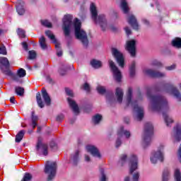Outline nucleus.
<instances>
[{
  "label": "nucleus",
  "instance_id": "nucleus-1",
  "mask_svg": "<svg viewBox=\"0 0 181 181\" xmlns=\"http://www.w3.org/2000/svg\"><path fill=\"white\" fill-rule=\"evenodd\" d=\"M147 95L151 100L153 111H163V117L167 124V127H170V124H173V119L169 118V116L165 113V111H168V110H169L168 100L161 95H151V90H147Z\"/></svg>",
  "mask_w": 181,
  "mask_h": 181
},
{
  "label": "nucleus",
  "instance_id": "nucleus-2",
  "mask_svg": "<svg viewBox=\"0 0 181 181\" xmlns=\"http://www.w3.org/2000/svg\"><path fill=\"white\" fill-rule=\"evenodd\" d=\"M74 26L75 29V36L76 39L81 40L83 46H88V38H87V33H86L85 31L81 29V23L78 18L75 19Z\"/></svg>",
  "mask_w": 181,
  "mask_h": 181
},
{
  "label": "nucleus",
  "instance_id": "nucleus-3",
  "mask_svg": "<svg viewBox=\"0 0 181 181\" xmlns=\"http://www.w3.org/2000/svg\"><path fill=\"white\" fill-rule=\"evenodd\" d=\"M90 13L92 16V19L94 21L95 23H98L100 25L102 30H105V28H107V21L105 20V16L102 14L98 16L97 7H95V4H94V3H92L90 5Z\"/></svg>",
  "mask_w": 181,
  "mask_h": 181
},
{
  "label": "nucleus",
  "instance_id": "nucleus-4",
  "mask_svg": "<svg viewBox=\"0 0 181 181\" xmlns=\"http://www.w3.org/2000/svg\"><path fill=\"white\" fill-rule=\"evenodd\" d=\"M153 135V126L152 124L147 122L144 125V133L143 137V145L146 148L152 141V136Z\"/></svg>",
  "mask_w": 181,
  "mask_h": 181
},
{
  "label": "nucleus",
  "instance_id": "nucleus-5",
  "mask_svg": "<svg viewBox=\"0 0 181 181\" xmlns=\"http://www.w3.org/2000/svg\"><path fill=\"white\" fill-rule=\"evenodd\" d=\"M57 169V164L56 162L47 161L44 170L45 173H49L48 180H52L56 176V170Z\"/></svg>",
  "mask_w": 181,
  "mask_h": 181
},
{
  "label": "nucleus",
  "instance_id": "nucleus-6",
  "mask_svg": "<svg viewBox=\"0 0 181 181\" xmlns=\"http://www.w3.org/2000/svg\"><path fill=\"white\" fill-rule=\"evenodd\" d=\"M73 16L71 15H65L63 19L64 33L65 36L70 35V29H71V25H73Z\"/></svg>",
  "mask_w": 181,
  "mask_h": 181
},
{
  "label": "nucleus",
  "instance_id": "nucleus-7",
  "mask_svg": "<svg viewBox=\"0 0 181 181\" xmlns=\"http://www.w3.org/2000/svg\"><path fill=\"white\" fill-rule=\"evenodd\" d=\"M45 35L52 40V43L55 45V49H57V56L58 57H61V56L63 55V52L60 49V43L57 42V40H56V37L54 35H53V33L50 30H47L45 32Z\"/></svg>",
  "mask_w": 181,
  "mask_h": 181
},
{
  "label": "nucleus",
  "instance_id": "nucleus-8",
  "mask_svg": "<svg viewBox=\"0 0 181 181\" xmlns=\"http://www.w3.org/2000/svg\"><path fill=\"white\" fill-rule=\"evenodd\" d=\"M112 54L115 59H116L119 66L123 68L124 66V54L116 48H112Z\"/></svg>",
  "mask_w": 181,
  "mask_h": 181
},
{
  "label": "nucleus",
  "instance_id": "nucleus-9",
  "mask_svg": "<svg viewBox=\"0 0 181 181\" xmlns=\"http://www.w3.org/2000/svg\"><path fill=\"white\" fill-rule=\"evenodd\" d=\"M109 65L113 73V76L116 81H117V83H120L121 78H122V75L121 74V71H119V69H118V67L115 66V64L114 63V62L110 60Z\"/></svg>",
  "mask_w": 181,
  "mask_h": 181
},
{
  "label": "nucleus",
  "instance_id": "nucleus-10",
  "mask_svg": "<svg viewBox=\"0 0 181 181\" xmlns=\"http://www.w3.org/2000/svg\"><path fill=\"white\" fill-rule=\"evenodd\" d=\"M126 50L129 52L132 57H135L136 55V42L135 40H131L127 42Z\"/></svg>",
  "mask_w": 181,
  "mask_h": 181
},
{
  "label": "nucleus",
  "instance_id": "nucleus-11",
  "mask_svg": "<svg viewBox=\"0 0 181 181\" xmlns=\"http://www.w3.org/2000/svg\"><path fill=\"white\" fill-rule=\"evenodd\" d=\"M162 151H163V146H160L158 151L153 153V156L151 158L152 163H156L158 159L160 162H163V153H162Z\"/></svg>",
  "mask_w": 181,
  "mask_h": 181
},
{
  "label": "nucleus",
  "instance_id": "nucleus-12",
  "mask_svg": "<svg viewBox=\"0 0 181 181\" xmlns=\"http://www.w3.org/2000/svg\"><path fill=\"white\" fill-rule=\"evenodd\" d=\"M42 138L39 137L37 140V146H36V149L37 151H39L41 146L42 149L43 155H45V156H47V155H48L49 153L47 151L49 149V146H47V144H42Z\"/></svg>",
  "mask_w": 181,
  "mask_h": 181
},
{
  "label": "nucleus",
  "instance_id": "nucleus-13",
  "mask_svg": "<svg viewBox=\"0 0 181 181\" xmlns=\"http://www.w3.org/2000/svg\"><path fill=\"white\" fill-rule=\"evenodd\" d=\"M138 169V158L136 156L133 155L130 158V174L132 175Z\"/></svg>",
  "mask_w": 181,
  "mask_h": 181
},
{
  "label": "nucleus",
  "instance_id": "nucleus-14",
  "mask_svg": "<svg viewBox=\"0 0 181 181\" xmlns=\"http://www.w3.org/2000/svg\"><path fill=\"white\" fill-rule=\"evenodd\" d=\"M127 22L135 30H138L139 29V25L138 24V21H136L135 16L131 15L129 17Z\"/></svg>",
  "mask_w": 181,
  "mask_h": 181
},
{
  "label": "nucleus",
  "instance_id": "nucleus-15",
  "mask_svg": "<svg viewBox=\"0 0 181 181\" xmlns=\"http://www.w3.org/2000/svg\"><path fill=\"white\" fill-rule=\"evenodd\" d=\"M86 151H88V152H90V153L93 155V156H95L96 158H101V154H100L98 148H97L94 146H87Z\"/></svg>",
  "mask_w": 181,
  "mask_h": 181
},
{
  "label": "nucleus",
  "instance_id": "nucleus-16",
  "mask_svg": "<svg viewBox=\"0 0 181 181\" xmlns=\"http://www.w3.org/2000/svg\"><path fill=\"white\" fill-rule=\"evenodd\" d=\"M144 73L150 77H165V74H162L159 71H155L152 69H146L144 71Z\"/></svg>",
  "mask_w": 181,
  "mask_h": 181
},
{
  "label": "nucleus",
  "instance_id": "nucleus-17",
  "mask_svg": "<svg viewBox=\"0 0 181 181\" xmlns=\"http://www.w3.org/2000/svg\"><path fill=\"white\" fill-rule=\"evenodd\" d=\"M135 112L138 113L137 119L138 121H141L144 118V107L138 106V105H134Z\"/></svg>",
  "mask_w": 181,
  "mask_h": 181
},
{
  "label": "nucleus",
  "instance_id": "nucleus-18",
  "mask_svg": "<svg viewBox=\"0 0 181 181\" xmlns=\"http://www.w3.org/2000/svg\"><path fill=\"white\" fill-rule=\"evenodd\" d=\"M25 3L23 1L18 0L16 3V9L18 15H23L25 13V8H23V4Z\"/></svg>",
  "mask_w": 181,
  "mask_h": 181
},
{
  "label": "nucleus",
  "instance_id": "nucleus-19",
  "mask_svg": "<svg viewBox=\"0 0 181 181\" xmlns=\"http://www.w3.org/2000/svg\"><path fill=\"white\" fill-rule=\"evenodd\" d=\"M42 98L47 105H49L51 103L50 96L45 88L42 89Z\"/></svg>",
  "mask_w": 181,
  "mask_h": 181
},
{
  "label": "nucleus",
  "instance_id": "nucleus-20",
  "mask_svg": "<svg viewBox=\"0 0 181 181\" xmlns=\"http://www.w3.org/2000/svg\"><path fill=\"white\" fill-rule=\"evenodd\" d=\"M68 103L75 114H78V112H80L78 110V105H77V103H76L74 100H71V99L68 98Z\"/></svg>",
  "mask_w": 181,
  "mask_h": 181
},
{
  "label": "nucleus",
  "instance_id": "nucleus-21",
  "mask_svg": "<svg viewBox=\"0 0 181 181\" xmlns=\"http://www.w3.org/2000/svg\"><path fill=\"white\" fill-rule=\"evenodd\" d=\"M115 95L117 98V102L121 104L122 103V98L124 97V92L122 91V89L119 88H116Z\"/></svg>",
  "mask_w": 181,
  "mask_h": 181
},
{
  "label": "nucleus",
  "instance_id": "nucleus-22",
  "mask_svg": "<svg viewBox=\"0 0 181 181\" xmlns=\"http://www.w3.org/2000/svg\"><path fill=\"white\" fill-rule=\"evenodd\" d=\"M174 131L175 132V139L179 142L181 139V125L177 124L174 128Z\"/></svg>",
  "mask_w": 181,
  "mask_h": 181
},
{
  "label": "nucleus",
  "instance_id": "nucleus-23",
  "mask_svg": "<svg viewBox=\"0 0 181 181\" xmlns=\"http://www.w3.org/2000/svg\"><path fill=\"white\" fill-rule=\"evenodd\" d=\"M120 6L124 13H128L129 12V6H128L127 0H121Z\"/></svg>",
  "mask_w": 181,
  "mask_h": 181
},
{
  "label": "nucleus",
  "instance_id": "nucleus-24",
  "mask_svg": "<svg viewBox=\"0 0 181 181\" xmlns=\"http://www.w3.org/2000/svg\"><path fill=\"white\" fill-rule=\"evenodd\" d=\"M169 88L170 89L171 93L174 94L175 97L177 98L178 101H181L180 92H179L176 88L173 87V86H170Z\"/></svg>",
  "mask_w": 181,
  "mask_h": 181
},
{
  "label": "nucleus",
  "instance_id": "nucleus-25",
  "mask_svg": "<svg viewBox=\"0 0 181 181\" xmlns=\"http://www.w3.org/2000/svg\"><path fill=\"white\" fill-rule=\"evenodd\" d=\"M0 64L6 67V69H9L10 67L9 60L5 57H0Z\"/></svg>",
  "mask_w": 181,
  "mask_h": 181
},
{
  "label": "nucleus",
  "instance_id": "nucleus-26",
  "mask_svg": "<svg viewBox=\"0 0 181 181\" xmlns=\"http://www.w3.org/2000/svg\"><path fill=\"white\" fill-rule=\"evenodd\" d=\"M36 100L38 104V107H40V108H43L45 107V103H43V100H42V95L39 92L36 94Z\"/></svg>",
  "mask_w": 181,
  "mask_h": 181
},
{
  "label": "nucleus",
  "instance_id": "nucleus-27",
  "mask_svg": "<svg viewBox=\"0 0 181 181\" xmlns=\"http://www.w3.org/2000/svg\"><path fill=\"white\" fill-rule=\"evenodd\" d=\"M23 136H25V130H21L16 136V142H21L23 139Z\"/></svg>",
  "mask_w": 181,
  "mask_h": 181
},
{
  "label": "nucleus",
  "instance_id": "nucleus-28",
  "mask_svg": "<svg viewBox=\"0 0 181 181\" xmlns=\"http://www.w3.org/2000/svg\"><path fill=\"white\" fill-rule=\"evenodd\" d=\"M172 45L174 47H177V49H181V38L176 37L172 41Z\"/></svg>",
  "mask_w": 181,
  "mask_h": 181
},
{
  "label": "nucleus",
  "instance_id": "nucleus-29",
  "mask_svg": "<svg viewBox=\"0 0 181 181\" xmlns=\"http://www.w3.org/2000/svg\"><path fill=\"white\" fill-rule=\"evenodd\" d=\"M122 134H124V135H125L126 138H129V136H131V132H129L128 131H124V127L120 128L119 131L117 132V135L119 136H122Z\"/></svg>",
  "mask_w": 181,
  "mask_h": 181
},
{
  "label": "nucleus",
  "instance_id": "nucleus-30",
  "mask_svg": "<svg viewBox=\"0 0 181 181\" xmlns=\"http://www.w3.org/2000/svg\"><path fill=\"white\" fill-rule=\"evenodd\" d=\"M39 43L43 50H46V49H47V45H46V38H45L44 36H42L40 38Z\"/></svg>",
  "mask_w": 181,
  "mask_h": 181
},
{
  "label": "nucleus",
  "instance_id": "nucleus-31",
  "mask_svg": "<svg viewBox=\"0 0 181 181\" xmlns=\"http://www.w3.org/2000/svg\"><path fill=\"white\" fill-rule=\"evenodd\" d=\"M90 64L94 67V69H100V67L102 66L101 62L96 59H93L90 61Z\"/></svg>",
  "mask_w": 181,
  "mask_h": 181
},
{
  "label": "nucleus",
  "instance_id": "nucleus-32",
  "mask_svg": "<svg viewBox=\"0 0 181 181\" xmlns=\"http://www.w3.org/2000/svg\"><path fill=\"white\" fill-rule=\"evenodd\" d=\"M15 91L16 93L17 94V95H23V94H25V88H22V87H19V86H16L15 88Z\"/></svg>",
  "mask_w": 181,
  "mask_h": 181
},
{
  "label": "nucleus",
  "instance_id": "nucleus-33",
  "mask_svg": "<svg viewBox=\"0 0 181 181\" xmlns=\"http://www.w3.org/2000/svg\"><path fill=\"white\" fill-rule=\"evenodd\" d=\"M132 98V88H129L127 91V105H129V104H131Z\"/></svg>",
  "mask_w": 181,
  "mask_h": 181
},
{
  "label": "nucleus",
  "instance_id": "nucleus-34",
  "mask_svg": "<svg viewBox=\"0 0 181 181\" xmlns=\"http://www.w3.org/2000/svg\"><path fill=\"white\" fill-rule=\"evenodd\" d=\"M174 177L175 181H181V173L179 169L175 170Z\"/></svg>",
  "mask_w": 181,
  "mask_h": 181
},
{
  "label": "nucleus",
  "instance_id": "nucleus-35",
  "mask_svg": "<svg viewBox=\"0 0 181 181\" xmlns=\"http://www.w3.org/2000/svg\"><path fill=\"white\" fill-rule=\"evenodd\" d=\"M101 119H103V116H101V115L97 114L93 117V121L95 124H100Z\"/></svg>",
  "mask_w": 181,
  "mask_h": 181
},
{
  "label": "nucleus",
  "instance_id": "nucleus-36",
  "mask_svg": "<svg viewBox=\"0 0 181 181\" xmlns=\"http://www.w3.org/2000/svg\"><path fill=\"white\" fill-rule=\"evenodd\" d=\"M17 75L18 77L22 78L25 77V76H26V71L25 69L21 68L17 71Z\"/></svg>",
  "mask_w": 181,
  "mask_h": 181
},
{
  "label": "nucleus",
  "instance_id": "nucleus-37",
  "mask_svg": "<svg viewBox=\"0 0 181 181\" xmlns=\"http://www.w3.org/2000/svg\"><path fill=\"white\" fill-rule=\"evenodd\" d=\"M130 77H134L135 76V62H133L129 68Z\"/></svg>",
  "mask_w": 181,
  "mask_h": 181
},
{
  "label": "nucleus",
  "instance_id": "nucleus-38",
  "mask_svg": "<svg viewBox=\"0 0 181 181\" xmlns=\"http://www.w3.org/2000/svg\"><path fill=\"white\" fill-rule=\"evenodd\" d=\"M37 121H38L37 116H35L33 115H32V125H33V129H35V128H36V127L37 126Z\"/></svg>",
  "mask_w": 181,
  "mask_h": 181
},
{
  "label": "nucleus",
  "instance_id": "nucleus-39",
  "mask_svg": "<svg viewBox=\"0 0 181 181\" xmlns=\"http://www.w3.org/2000/svg\"><path fill=\"white\" fill-rule=\"evenodd\" d=\"M32 177H33L32 175L29 173H27L25 174L23 179L21 180V181H31Z\"/></svg>",
  "mask_w": 181,
  "mask_h": 181
},
{
  "label": "nucleus",
  "instance_id": "nucleus-40",
  "mask_svg": "<svg viewBox=\"0 0 181 181\" xmlns=\"http://www.w3.org/2000/svg\"><path fill=\"white\" fill-rule=\"evenodd\" d=\"M169 177V170H164L163 173V181H168Z\"/></svg>",
  "mask_w": 181,
  "mask_h": 181
},
{
  "label": "nucleus",
  "instance_id": "nucleus-41",
  "mask_svg": "<svg viewBox=\"0 0 181 181\" xmlns=\"http://www.w3.org/2000/svg\"><path fill=\"white\" fill-rule=\"evenodd\" d=\"M41 23L43 26L46 28H52V23L49 22L47 20H42L41 21Z\"/></svg>",
  "mask_w": 181,
  "mask_h": 181
},
{
  "label": "nucleus",
  "instance_id": "nucleus-42",
  "mask_svg": "<svg viewBox=\"0 0 181 181\" xmlns=\"http://www.w3.org/2000/svg\"><path fill=\"white\" fill-rule=\"evenodd\" d=\"M28 54H29L28 59H36V52H35V50L29 51Z\"/></svg>",
  "mask_w": 181,
  "mask_h": 181
},
{
  "label": "nucleus",
  "instance_id": "nucleus-43",
  "mask_svg": "<svg viewBox=\"0 0 181 181\" xmlns=\"http://www.w3.org/2000/svg\"><path fill=\"white\" fill-rule=\"evenodd\" d=\"M97 91L99 94H105V88L104 86H98L97 88Z\"/></svg>",
  "mask_w": 181,
  "mask_h": 181
},
{
  "label": "nucleus",
  "instance_id": "nucleus-44",
  "mask_svg": "<svg viewBox=\"0 0 181 181\" xmlns=\"http://www.w3.org/2000/svg\"><path fill=\"white\" fill-rule=\"evenodd\" d=\"M127 154H123L120 156V160H119V163L122 164V165H124V163H125L126 160H127Z\"/></svg>",
  "mask_w": 181,
  "mask_h": 181
},
{
  "label": "nucleus",
  "instance_id": "nucleus-45",
  "mask_svg": "<svg viewBox=\"0 0 181 181\" xmlns=\"http://www.w3.org/2000/svg\"><path fill=\"white\" fill-rule=\"evenodd\" d=\"M17 32H18V35L20 37H22V38L25 37V30H23L21 28H18Z\"/></svg>",
  "mask_w": 181,
  "mask_h": 181
},
{
  "label": "nucleus",
  "instance_id": "nucleus-46",
  "mask_svg": "<svg viewBox=\"0 0 181 181\" xmlns=\"http://www.w3.org/2000/svg\"><path fill=\"white\" fill-rule=\"evenodd\" d=\"M100 174L102 175V177H100V181H106L107 177L105 176V174H104V169H100Z\"/></svg>",
  "mask_w": 181,
  "mask_h": 181
},
{
  "label": "nucleus",
  "instance_id": "nucleus-47",
  "mask_svg": "<svg viewBox=\"0 0 181 181\" xmlns=\"http://www.w3.org/2000/svg\"><path fill=\"white\" fill-rule=\"evenodd\" d=\"M0 54H4V56H6V54H8V52H6V48L5 47H0Z\"/></svg>",
  "mask_w": 181,
  "mask_h": 181
},
{
  "label": "nucleus",
  "instance_id": "nucleus-48",
  "mask_svg": "<svg viewBox=\"0 0 181 181\" xmlns=\"http://www.w3.org/2000/svg\"><path fill=\"white\" fill-rule=\"evenodd\" d=\"M82 88L85 90V91H86L87 93H90V85H88V83H84L82 86Z\"/></svg>",
  "mask_w": 181,
  "mask_h": 181
},
{
  "label": "nucleus",
  "instance_id": "nucleus-49",
  "mask_svg": "<svg viewBox=\"0 0 181 181\" xmlns=\"http://www.w3.org/2000/svg\"><path fill=\"white\" fill-rule=\"evenodd\" d=\"M65 91L67 95H69V97H73V90H70L69 88H66Z\"/></svg>",
  "mask_w": 181,
  "mask_h": 181
},
{
  "label": "nucleus",
  "instance_id": "nucleus-50",
  "mask_svg": "<svg viewBox=\"0 0 181 181\" xmlns=\"http://www.w3.org/2000/svg\"><path fill=\"white\" fill-rule=\"evenodd\" d=\"M13 80L14 81H16L17 83H21L22 80L21 79V77H19L17 74L13 76Z\"/></svg>",
  "mask_w": 181,
  "mask_h": 181
},
{
  "label": "nucleus",
  "instance_id": "nucleus-51",
  "mask_svg": "<svg viewBox=\"0 0 181 181\" xmlns=\"http://www.w3.org/2000/svg\"><path fill=\"white\" fill-rule=\"evenodd\" d=\"M64 119V115L62 114L57 117V121H58L59 122H60V121H63Z\"/></svg>",
  "mask_w": 181,
  "mask_h": 181
},
{
  "label": "nucleus",
  "instance_id": "nucleus-52",
  "mask_svg": "<svg viewBox=\"0 0 181 181\" xmlns=\"http://www.w3.org/2000/svg\"><path fill=\"white\" fill-rule=\"evenodd\" d=\"M22 46H23V48L24 49V50H25L26 52H28V43L26 42H22L21 43Z\"/></svg>",
  "mask_w": 181,
  "mask_h": 181
},
{
  "label": "nucleus",
  "instance_id": "nucleus-53",
  "mask_svg": "<svg viewBox=\"0 0 181 181\" xmlns=\"http://www.w3.org/2000/svg\"><path fill=\"white\" fill-rule=\"evenodd\" d=\"M166 70H175V69H176V64H173L170 66H167L166 68Z\"/></svg>",
  "mask_w": 181,
  "mask_h": 181
},
{
  "label": "nucleus",
  "instance_id": "nucleus-54",
  "mask_svg": "<svg viewBox=\"0 0 181 181\" xmlns=\"http://www.w3.org/2000/svg\"><path fill=\"white\" fill-rule=\"evenodd\" d=\"M78 153H79V152L76 151L75 155L74 156L73 160L74 162H76V160L78 159Z\"/></svg>",
  "mask_w": 181,
  "mask_h": 181
},
{
  "label": "nucleus",
  "instance_id": "nucleus-55",
  "mask_svg": "<svg viewBox=\"0 0 181 181\" xmlns=\"http://www.w3.org/2000/svg\"><path fill=\"white\" fill-rule=\"evenodd\" d=\"M139 179V173H136L133 176V180L134 181H138Z\"/></svg>",
  "mask_w": 181,
  "mask_h": 181
},
{
  "label": "nucleus",
  "instance_id": "nucleus-56",
  "mask_svg": "<svg viewBox=\"0 0 181 181\" xmlns=\"http://www.w3.org/2000/svg\"><path fill=\"white\" fill-rule=\"evenodd\" d=\"M124 30H125L127 35H131L132 32H131V29H129V28H128V27L124 28Z\"/></svg>",
  "mask_w": 181,
  "mask_h": 181
},
{
  "label": "nucleus",
  "instance_id": "nucleus-57",
  "mask_svg": "<svg viewBox=\"0 0 181 181\" xmlns=\"http://www.w3.org/2000/svg\"><path fill=\"white\" fill-rule=\"evenodd\" d=\"M121 146V140L119 139H117L116 141V148H118Z\"/></svg>",
  "mask_w": 181,
  "mask_h": 181
},
{
  "label": "nucleus",
  "instance_id": "nucleus-58",
  "mask_svg": "<svg viewBox=\"0 0 181 181\" xmlns=\"http://www.w3.org/2000/svg\"><path fill=\"white\" fill-rule=\"evenodd\" d=\"M153 64V66H162V63H160V62H159L158 61H154Z\"/></svg>",
  "mask_w": 181,
  "mask_h": 181
},
{
  "label": "nucleus",
  "instance_id": "nucleus-59",
  "mask_svg": "<svg viewBox=\"0 0 181 181\" xmlns=\"http://www.w3.org/2000/svg\"><path fill=\"white\" fill-rule=\"evenodd\" d=\"M10 102L11 103V104H15V97H11L10 98Z\"/></svg>",
  "mask_w": 181,
  "mask_h": 181
},
{
  "label": "nucleus",
  "instance_id": "nucleus-60",
  "mask_svg": "<svg viewBox=\"0 0 181 181\" xmlns=\"http://www.w3.org/2000/svg\"><path fill=\"white\" fill-rule=\"evenodd\" d=\"M59 74H61V76H64V74H66V71H63L61 69L59 71Z\"/></svg>",
  "mask_w": 181,
  "mask_h": 181
},
{
  "label": "nucleus",
  "instance_id": "nucleus-61",
  "mask_svg": "<svg viewBox=\"0 0 181 181\" xmlns=\"http://www.w3.org/2000/svg\"><path fill=\"white\" fill-rule=\"evenodd\" d=\"M85 160L86 162H90V156L86 155L85 156Z\"/></svg>",
  "mask_w": 181,
  "mask_h": 181
},
{
  "label": "nucleus",
  "instance_id": "nucleus-62",
  "mask_svg": "<svg viewBox=\"0 0 181 181\" xmlns=\"http://www.w3.org/2000/svg\"><path fill=\"white\" fill-rule=\"evenodd\" d=\"M3 73H4V74H11V71L10 70H7V71H3Z\"/></svg>",
  "mask_w": 181,
  "mask_h": 181
},
{
  "label": "nucleus",
  "instance_id": "nucleus-63",
  "mask_svg": "<svg viewBox=\"0 0 181 181\" xmlns=\"http://www.w3.org/2000/svg\"><path fill=\"white\" fill-rule=\"evenodd\" d=\"M54 146H56V144H54V142H51L50 144V148H53Z\"/></svg>",
  "mask_w": 181,
  "mask_h": 181
},
{
  "label": "nucleus",
  "instance_id": "nucleus-64",
  "mask_svg": "<svg viewBox=\"0 0 181 181\" xmlns=\"http://www.w3.org/2000/svg\"><path fill=\"white\" fill-rule=\"evenodd\" d=\"M124 181H129V177H126L124 178Z\"/></svg>",
  "mask_w": 181,
  "mask_h": 181
}]
</instances>
